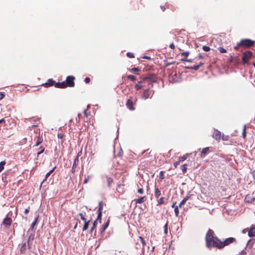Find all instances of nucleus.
<instances>
[{"label":"nucleus","instance_id":"nucleus-1","mask_svg":"<svg viewBox=\"0 0 255 255\" xmlns=\"http://www.w3.org/2000/svg\"><path fill=\"white\" fill-rule=\"evenodd\" d=\"M157 77L155 74H147L142 75L140 78V80L134 85V89L138 91L145 87L147 83L148 86L153 87V84L157 81Z\"/></svg>","mask_w":255,"mask_h":255},{"label":"nucleus","instance_id":"nucleus-2","mask_svg":"<svg viewBox=\"0 0 255 255\" xmlns=\"http://www.w3.org/2000/svg\"><path fill=\"white\" fill-rule=\"evenodd\" d=\"M206 246L208 249L212 248L219 250L221 249V241L217 237L215 236L214 232L209 229L205 237Z\"/></svg>","mask_w":255,"mask_h":255},{"label":"nucleus","instance_id":"nucleus-3","mask_svg":"<svg viewBox=\"0 0 255 255\" xmlns=\"http://www.w3.org/2000/svg\"><path fill=\"white\" fill-rule=\"evenodd\" d=\"M75 78L73 76H68L66 77V81L62 82H58L55 85V88L64 89L67 87H73L75 86L74 80Z\"/></svg>","mask_w":255,"mask_h":255},{"label":"nucleus","instance_id":"nucleus-4","mask_svg":"<svg viewBox=\"0 0 255 255\" xmlns=\"http://www.w3.org/2000/svg\"><path fill=\"white\" fill-rule=\"evenodd\" d=\"M255 41L249 39H242L239 43L235 47L236 50H239L242 47L246 48H250L254 46Z\"/></svg>","mask_w":255,"mask_h":255},{"label":"nucleus","instance_id":"nucleus-5","mask_svg":"<svg viewBox=\"0 0 255 255\" xmlns=\"http://www.w3.org/2000/svg\"><path fill=\"white\" fill-rule=\"evenodd\" d=\"M151 88V86H148V87L144 89L142 94L141 95V98L144 100H146L148 98H151L153 94L154 91L150 90Z\"/></svg>","mask_w":255,"mask_h":255},{"label":"nucleus","instance_id":"nucleus-6","mask_svg":"<svg viewBox=\"0 0 255 255\" xmlns=\"http://www.w3.org/2000/svg\"><path fill=\"white\" fill-rule=\"evenodd\" d=\"M253 57V52L251 51H247L243 53L242 57V61L244 64H248L249 61Z\"/></svg>","mask_w":255,"mask_h":255},{"label":"nucleus","instance_id":"nucleus-7","mask_svg":"<svg viewBox=\"0 0 255 255\" xmlns=\"http://www.w3.org/2000/svg\"><path fill=\"white\" fill-rule=\"evenodd\" d=\"M137 99L135 97H129L126 102V106L130 111L134 110V106L135 105Z\"/></svg>","mask_w":255,"mask_h":255},{"label":"nucleus","instance_id":"nucleus-8","mask_svg":"<svg viewBox=\"0 0 255 255\" xmlns=\"http://www.w3.org/2000/svg\"><path fill=\"white\" fill-rule=\"evenodd\" d=\"M106 205V204L103 201H100L99 203L98 209L97 210L98 212V216L97 220H99V222L101 223L102 220V211L104 206Z\"/></svg>","mask_w":255,"mask_h":255},{"label":"nucleus","instance_id":"nucleus-9","mask_svg":"<svg viewBox=\"0 0 255 255\" xmlns=\"http://www.w3.org/2000/svg\"><path fill=\"white\" fill-rule=\"evenodd\" d=\"M236 242V239L235 238L230 237L226 239L224 242L221 241V249H223L225 246H228Z\"/></svg>","mask_w":255,"mask_h":255},{"label":"nucleus","instance_id":"nucleus-10","mask_svg":"<svg viewBox=\"0 0 255 255\" xmlns=\"http://www.w3.org/2000/svg\"><path fill=\"white\" fill-rule=\"evenodd\" d=\"M34 140L35 141V144L33 147H37L41 144L43 141L42 133H40L39 131L38 135L34 137Z\"/></svg>","mask_w":255,"mask_h":255},{"label":"nucleus","instance_id":"nucleus-11","mask_svg":"<svg viewBox=\"0 0 255 255\" xmlns=\"http://www.w3.org/2000/svg\"><path fill=\"white\" fill-rule=\"evenodd\" d=\"M12 222V219L8 217V215H7L6 217L3 219L2 224L5 226V228H9L11 226Z\"/></svg>","mask_w":255,"mask_h":255},{"label":"nucleus","instance_id":"nucleus-12","mask_svg":"<svg viewBox=\"0 0 255 255\" xmlns=\"http://www.w3.org/2000/svg\"><path fill=\"white\" fill-rule=\"evenodd\" d=\"M58 83V82H56L52 79H48L46 82L45 83H43L41 85L45 88H48L52 86H54L55 87V85Z\"/></svg>","mask_w":255,"mask_h":255},{"label":"nucleus","instance_id":"nucleus-13","mask_svg":"<svg viewBox=\"0 0 255 255\" xmlns=\"http://www.w3.org/2000/svg\"><path fill=\"white\" fill-rule=\"evenodd\" d=\"M212 137L217 141H219L221 137V133L218 129H215L212 135Z\"/></svg>","mask_w":255,"mask_h":255},{"label":"nucleus","instance_id":"nucleus-14","mask_svg":"<svg viewBox=\"0 0 255 255\" xmlns=\"http://www.w3.org/2000/svg\"><path fill=\"white\" fill-rule=\"evenodd\" d=\"M147 197L145 196H144L140 197L138 199H134L133 201L135 202V203L136 205L137 204H141V203L144 202L145 201H146L147 200Z\"/></svg>","mask_w":255,"mask_h":255},{"label":"nucleus","instance_id":"nucleus-15","mask_svg":"<svg viewBox=\"0 0 255 255\" xmlns=\"http://www.w3.org/2000/svg\"><path fill=\"white\" fill-rule=\"evenodd\" d=\"M248 235L250 237H255V225H253L250 229Z\"/></svg>","mask_w":255,"mask_h":255},{"label":"nucleus","instance_id":"nucleus-16","mask_svg":"<svg viewBox=\"0 0 255 255\" xmlns=\"http://www.w3.org/2000/svg\"><path fill=\"white\" fill-rule=\"evenodd\" d=\"M78 162H79V159H78V157L75 158V159H74V162H73V164L71 170L72 173L73 174L75 173V169H76V168L77 167V165L78 164Z\"/></svg>","mask_w":255,"mask_h":255},{"label":"nucleus","instance_id":"nucleus-17","mask_svg":"<svg viewBox=\"0 0 255 255\" xmlns=\"http://www.w3.org/2000/svg\"><path fill=\"white\" fill-rule=\"evenodd\" d=\"M189 55V52L188 51L183 52L181 53V56H182V58L181 59V61H185L187 60V57Z\"/></svg>","mask_w":255,"mask_h":255},{"label":"nucleus","instance_id":"nucleus-18","mask_svg":"<svg viewBox=\"0 0 255 255\" xmlns=\"http://www.w3.org/2000/svg\"><path fill=\"white\" fill-rule=\"evenodd\" d=\"M37 151V156L38 157L40 154L42 153L45 150V147L43 145H40L37 149H36Z\"/></svg>","mask_w":255,"mask_h":255},{"label":"nucleus","instance_id":"nucleus-19","mask_svg":"<svg viewBox=\"0 0 255 255\" xmlns=\"http://www.w3.org/2000/svg\"><path fill=\"white\" fill-rule=\"evenodd\" d=\"M161 195V191L160 190L156 187H155L154 189V196L157 199L159 198V197Z\"/></svg>","mask_w":255,"mask_h":255},{"label":"nucleus","instance_id":"nucleus-20","mask_svg":"<svg viewBox=\"0 0 255 255\" xmlns=\"http://www.w3.org/2000/svg\"><path fill=\"white\" fill-rule=\"evenodd\" d=\"M56 168V166H55L52 169H51L48 173H46L45 178L43 180V182L46 180L47 178L50 176V175L54 172Z\"/></svg>","mask_w":255,"mask_h":255},{"label":"nucleus","instance_id":"nucleus-21","mask_svg":"<svg viewBox=\"0 0 255 255\" xmlns=\"http://www.w3.org/2000/svg\"><path fill=\"white\" fill-rule=\"evenodd\" d=\"M204 64L203 63L200 62L198 65L188 67L189 69L197 70L199 69L200 67Z\"/></svg>","mask_w":255,"mask_h":255},{"label":"nucleus","instance_id":"nucleus-22","mask_svg":"<svg viewBox=\"0 0 255 255\" xmlns=\"http://www.w3.org/2000/svg\"><path fill=\"white\" fill-rule=\"evenodd\" d=\"M191 195L190 196H187L185 198H183V199L180 202V203L179 204V207L181 208L182 205H183L188 200V199L190 197Z\"/></svg>","mask_w":255,"mask_h":255},{"label":"nucleus","instance_id":"nucleus-23","mask_svg":"<svg viewBox=\"0 0 255 255\" xmlns=\"http://www.w3.org/2000/svg\"><path fill=\"white\" fill-rule=\"evenodd\" d=\"M27 249V245L26 243H24L22 245V246L20 247V251L21 253L24 254L26 252Z\"/></svg>","mask_w":255,"mask_h":255},{"label":"nucleus","instance_id":"nucleus-24","mask_svg":"<svg viewBox=\"0 0 255 255\" xmlns=\"http://www.w3.org/2000/svg\"><path fill=\"white\" fill-rule=\"evenodd\" d=\"M109 223H110V219H109L108 220V221H107V222L103 225L102 229V231H101L102 232H105V231L106 230V229L108 227V226L109 225Z\"/></svg>","mask_w":255,"mask_h":255},{"label":"nucleus","instance_id":"nucleus-25","mask_svg":"<svg viewBox=\"0 0 255 255\" xmlns=\"http://www.w3.org/2000/svg\"><path fill=\"white\" fill-rule=\"evenodd\" d=\"M165 198L164 197H160L159 200H157V205H161L165 203Z\"/></svg>","mask_w":255,"mask_h":255},{"label":"nucleus","instance_id":"nucleus-26","mask_svg":"<svg viewBox=\"0 0 255 255\" xmlns=\"http://www.w3.org/2000/svg\"><path fill=\"white\" fill-rule=\"evenodd\" d=\"M90 222V220H89L88 221H85V224L84 225V226L83 227V231H86L88 229L89 225Z\"/></svg>","mask_w":255,"mask_h":255},{"label":"nucleus","instance_id":"nucleus-27","mask_svg":"<svg viewBox=\"0 0 255 255\" xmlns=\"http://www.w3.org/2000/svg\"><path fill=\"white\" fill-rule=\"evenodd\" d=\"M38 218H39V215H37L36 217L35 218V220L34 221L32 222V223L31 224V229L33 230L34 226L36 225L37 222V221H38Z\"/></svg>","mask_w":255,"mask_h":255},{"label":"nucleus","instance_id":"nucleus-28","mask_svg":"<svg viewBox=\"0 0 255 255\" xmlns=\"http://www.w3.org/2000/svg\"><path fill=\"white\" fill-rule=\"evenodd\" d=\"M138 240L141 243L142 245V248L143 249L146 245L145 240L141 237H138Z\"/></svg>","mask_w":255,"mask_h":255},{"label":"nucleus","instance_id":"nucleus-29","mask_svg":"<svg viewBox=\"0 0 255 255\" xmlns=\"http://www.w3.org/2000/svg\"><path fill=\"white\" fill-rule=\"evenodd\" d=\"M98 221H99V220H97V219L94 221V222L93 223V226L91 229V233H92L93 232V231L94 230H95L96 227H97V222Z\"/></svg>","mask_w":255,"mask_h":255},{"label":"nucleus","instance_id":"nucleus-30","mask_svg":"<svg viewBox=\"0 0 255 255\" xmlns=\"http://www.w3.org/2000/svg\"><path fill=\"white\" fill-rule=\"evenodd\" d=\"M113 179L112 177L107 178V184L109 187L111 186L112 184L113 183Z\"/></svg>","mask_w":255,"mask_h":255},{"label":"nucleus","instance_id":"nucleus-31","mask_svg":"<svg viewBox=\"0 0 255 255\" xmlns=\"http://www.w3.org/2000/svg\"><path fill=\"white\" fill-rule=\"evenodd\" d=\"M127 78L128 79H129V80H131V81H132V82H134V81H135V80H136V77L135 76L132 75H128V76H127Z\"/></svg>","mask_w":255,"mask_h":255},{"label":"nucleus","instance_id":"nucleus-32","mask_svg":"<svg viewBox=\"0 0 255 255\" xmlns=\"http://www.w3.org/2000/svg\"><path fill=\"white\" fill-rule=\"evenodd\" d=\"M137 187H138L137 191V193L139 194H143L144 193V189L142 187V186L141 187H140L138 185H137Z\"/></svg>","mask_w":255,"mask_h":255},{"label":"nucleus","instance_id":"nucleus-33","mask_svg":"<svg viewBox=\"0 0 255 255\" xmlns=\"http://www.w3.org/2000/svg\"><path fill=\"white\" fill-rule=\"evenodd\" d=\"M188 156V155L187 154V155H184L182 156H180L179 157L178 160L180 161V162H182L187 159Z\"/></svg>","mask_w":255,"mask_h":255},{"label":"nucleus","instance_id":"nucleus-34","mask_svg":"<svg viewBox=\"0 0 255 255\" xmlns=\"http://www.w3.org/2000/svg\"><path fill=\"white\" fill-rule=\"evenodd\" d=\"M209 150V147H205L202 149L201 151V154L205 155Z\"/></svg>","mask_w":255,"mask_h":255},{"label":"nucleus","instance_id":"nucleus-35","mask_svg":"<svg viewBox=\"0 0 255 255\" xmlns=\"http://www.w3.org/2000/svg\"><path fill=\"white\" fill-rule=\"evenodd\" d=\"M6 162L5 161H2L0 162V172L2 171V170L4 169V166L5 165Z\"/></svg>","mask_w":255,"mask_h":255},{"label":"nucleus","instance_id":"nucleus-36","mask_svg":"<svg viewBox=\"0 0 255 255\" xmlns=\"http://www.w3.org/2000/svg\"><path fill=\"white\" fill-rule=\"evenodd\" d=\"M246 134H247V132H246V125H245L244 126V128H243V132H242L243 137L244 139H245L246 138Z\"/></svg>","mask_w":255,"mask_h":255},{"label":"nucleus","instance_id":"nucleus-37","mask_svg":"<svg viewBox=\"0 0 255 255\" xmlns=\"http://www.w3.org/2000/svg\"><path fill=\"white\" fill-rule=\"evenodd\" d=\"M164 63H165V66L166 67H168V66H169L170 65H173V64H176V62L175 61H172V62H168L167 60H165L164 61Z\"/></svg>","mask_w":255,"mask_h":255},{"label":"nucleus","instance_id":"nucleus-38","mask_svg":"<svg viewBox=\"0 0 255 255\" xmlns=\"http://www.w3.org/2000/svg\"><path fill=\"white\" fill-rule=\"evenodd\" d=\"M187 164H185L181 166L180 168L183 172L184 173L187 171Z\"/></svg>","mask_w":255,"mask_h":255},{"label":"nucleus","instance_id":"nucleus-39","mask_svg":"<svg viewBox=\"0 0 255 255\" xmlns=\"http://www.w3.org/2000/svg\"><path fill=\"white\" fill-rule=\"evenodd\" d=\"M140 71V69H139L138 67H135V68H131V69H130V71L131 72H133V73H136Z\"/></svg>","mask_w":255,"mask_h":255},{"label":"nucleus","instance_id":"nucleus-40","mask_svg":"<svg viewBox=\"0 0 255 255\" xmlns=\"http://www.w3.org/2000/svg\"><path fill=\"white\" fill-rule=\"evenodd\" d=\"M178 207H179V206H176L174 208V212H175V216L176 217H178V216H179V212Z\"/></svg>","mask_w":255,"mask_h":255},{"label":"nucleus","instance_id":"nucleus-41","mask_svg":"<svg viewBox=\"0 0 255 255\" xmlns=\"http://www.w3.org/2000/svg\"><path fill=\"white\" fill-rule=\"evenodd\" d=\"M164 233L166 235L168 233V222H166L164 226Z\"/></svg>","mask_w":255,"mask_h":255},{"label":"nucleus","instance_id":"nucleus-42","mask_svg":"<svg viewBox=\"0 0 255 255\" xmlns=\"http://www.w3.org/2000/svg\"><path fill=\"white\" fill-rule=\"evenodd\" d=\"M160 7L162 10L164 11L166 8H169V4L165 3L164 5L161 6Z\"/></svg>","mask_w":255,"mask_h":255},{"label":"nucleus","instance_id":"nucleus-43","mask_svg":"<svg viewBox=\"0 0 255 255\" xmlns=\"http://www.w3.org/2000/svg\"><path fill=\"white\" fill-rule=\"evenodd\" d=\"M218 50L222 53H224L227 52V50L225 49H224L223 47H219Z\"/></svg>","mask_w":255,"mask_h":255},{"label":"nucleus","instance_id":"nucleus-44","mask_svg":"<svg viewBox=\"0 0 255 255\" xmlns=\"http://www.w3.org/2000/svg\"><path fill=\"white\" fill-rule=\"evenodd\" d=\"M159 178L161 179H163L164 178V172L163 171H161L160 172Z\"/></svg>","mask_w":255,"mask_h":255},{"label":"nucleus","instance_id":"nucleus-45","mask_svg":"<svg viewBox=\"0 0 255 255\" xmlns=\"http://www.w3.org/2000/svg\"><path fill=\"white\" fill-rule=\"evenodd\" d=\"M221 137L222 139L224 141H227L229 138V136L228 135H225L224 134H223Z\"/></svg>","mask_w":255,"mask_h":255},{"label":"nucleus","instance_id":"nucleus-46","mask_svg":"<svg viewBox=\"0 0 255 255\" xmlns=\"http://www.w3.org/2000/svg\"><path fill=\"white\" fill-rule=\"evenodd\" d=\"M79 215L80 216L81 219L82 220L84 221V222L86 221V218H85V215H83V213H80L79 214Z\"/></svg>","mask_w":255,"mask_h":255},{"label":"nucleus","instance_id":"nucleus-47","mask_svg":"<svg viewBox=\"0 0 255 255\" xmlns=\"http://www.w3.org/2000/svg\"><path fill=\"white\" fill-rule=\"evenodd\" d=\"M57 136L59 138L62 139L64 137H65V134L63 133L60 132L58 133L57 134Z\"/></svg>","mask_w":255,"mask_h":255},{"label":"nucleus","instance_id":"nucleus-48","mask_svg":"<svg viewBox=\"0 0 255 255\" xmlns=\"http://www.w3.org/2000/svg\"><path fill=\"white\" fill-rule=\"evenodd\" d=\"M127 56L128 57V58H134V54L133 53H131V52H128L127 53Z\"/></svg>","mask_w":255,"mask_h":255},{"label":"nucleus","instance_id":"nucleus-49","mask_svg":"<svg viewBox=\"0 0 255 255\" xmlns=\"http://www.w3.org/2000/svg\"><path fill=\"white\" fill-rule=\"evenodd\" d=\"M202 48L204 51H206V52L209 51L210 50V48L207 46H203Z\"/></svg>","mask_w":255,"mask_h":255},{"label":"nucleus","instance_id":"nucleus-50","mask_svg":"<svg viewBox=\"0 0 255 255\" xmlns=\"http://www.w3.org/2000/svg\"><path fill=\"white\" fill-rule=\"evenodd\" d=\"M91 177V175H88L87 178H86L84 181V184H86L88 183L89 179Z\"/></svg>","mask_w":255,"mask_h":255},{"label":"nucleus","instance_id":"nucleus-51","mask_svg":"<svg viewBox=\"0 0 255 255\" xmlns=\"http://www.w3.org/2000/svg\"><path fill=\"white\" fill-rule=\"evenodd\" d=\"M180 163V161H179L178 160V161H177L176 162H175L174 163V167L176 168L177 167V166L179 164V163Z\"/></svg>","mask_w":255,"mask_h":255},{"label":"nucleus","instance_id":"nucleus-52","mask_svg":"<svg viewBox=\"0 0 255 255\" xmlns=\"http://www.w3.org/2000/svg\"><path fill=\"white\" fill-rule=\"evenodd\" d=\"M84 81L86 83H89L90 82V79L89 77L85 78Z\"/></svg>","mask_w":255,"mask_h":255},{"label":"nucleus","instance_id":"nucleus-53","mask_svg":"<svg viewBox=\"0 0 255 255\" xmlns=\"http://www.w3.org/2000/svg\"><path fill=\"white\" fill-rule=\"evenodd\" d=\"M169 47L171 48V49H174L175 48V45L173 43H171L170 45H169Z\"/></svg>","mask_w":255,"mask_h":255},{"label":"nucleus","instance_id":"nucleus-54","mask_svg":"<svg viewBox=\"0 0 255 255\" xmlns=\"http://www.w3.org/2000/svg\"><path fill=\"white\" fill-rule=\"evenodd\" d=\"M123 155V151L122 150H121L120 152H119L118 153V156L119 157H122Z\"/></svg>","mask_w":255,"mask_h":255},{"label":"nucleus","instance_id":"nucleus-55","mask_svg":"<svg viewBox=\"0 0 255 255\" xmlns=\"http://www.w3.org/2000/svg\"><path fill=\"white\" fill-rule=\"evenodd\" d=\"M4 95L1 93L0 92V100L4 98Z\"/></svg>","mask_w":255,"mask_h":255},{"label":"nucleus","instance_id":"nucleus-56","mask_svg":"<svg viewBox=\"0 0 255 255\" xmlns=\"http://www.w3.org/2000/svg\"><path fill=\"white\" fill-rule=\"evenodd\" d=\"M148 151H149V149H147V150H144V151L142 152V154H144V153H146V154H147V153H148V154H149V153H150V152H151V151H149V152H148Z\"/></svg>","mask_w":255,"mask_h":255},{"label":"nucleus","instance_id":"nucleus-57","mask_svg":"<svg viewBox=\"0 0 255 255\" xmlns=\"http://www.w3.org/2000/svg\"><path fill=\"white\" fill-rule=\"evenodd\" d=\"M84 114L85 117H87L88 116V114H87V110H85L84 111Z\"/></svg>","mask_w":255,"mask_h":255},{"label":"nucleus","instance_id":"nucleus-58","mask_svg":"<svg viewBox=\"0 0 255 255\" xmlns=\"http://www.w3.org/2000/svg\"><path fill=\"white\" fill-rule=\"evenodd\" d=\"M142 58L146 59H148V60L151 59V58L150 57L146 56H145L143 57Z\"/></svg>","mask_w":255,"mask_h":255},{"label":"nucleus","instance_id":"nucleus-59","mask_svg":"<svg viewBox=\"0 0 255 255\" xmlns=\"http://www.w3.org/2000/svg\"><path fill=\"white\" fill-rule=\"evenodd\" d=\"M29 209H25L24 210V213L25 214H27V213H28L29 212Z\"/></svg>","mask_w":255,"mask_h":255},{"label":"nucleus","instance_id":"nucleus-60","mask_svg":"<svg viewBox=\"0 0 255 255\" xmlns=\"http://www.w3.org/2000/svg\"><path fill=\"white\" fill-rule=\"evenodd\" d=\"M29 242H30V237L29 238V239L27 240V246H28V248H29V249L30 248Z\"/></svg>","mask_w":255,"mask_h":255},{"label":"nucleus","instance_id":"nucleus-61","mask_svg":"<svg viewBox=\"0 0 255 255\" xmlns=\"http://www.w3.org/2000/svg\"><path fill=\"white\" fill-rule=\"evenodd\" d=\"M81 153V152H79V153H78V154H77V155L76 157V158H77V157H78V159H79V156H80V155Z\"/></svg>","mask_w":255,"mask_h":255},{"label":"nucleus","instance_id":"nucleus-62","mask_svg":"<svg viewBox=\"0 0 255 255\" xmlns=\"http://www.w3.org/2000/svg\"><path fill=\"white\" fill-rule=\"evenodd\" d=\"M175 204H176V203H173V204H172V206H171L172 208H173V207H174V208H175Z\"/></svg>","mask_w":255,"mask_h":255},{"label":"nucleus","instance_id":"nucleus-63","mask_svg":"<svg viewBox=\"0 0 255 255\" xmlns=\"http://www.w3.org/2000/svg\"><path fill=\"white\" fill-rule=\"evenodd\" d=\"M77 225H78V222H77V223H76V224L74 226V229H76L77 228Z\"/></svg>","mask_w":255,"mask_h":255},{"label":"nucleus","instance_id":"nucleus-64","mask_svg":"<svg viewBox=\"0 0 255 255\" xmlns=\"http://www.w3.org/2000/svg\"><path fill=\"white\" fill-rule=\"evenodd\" d=\"M77 225H78V222H77V223H76V224L74 226V229H76L77 228Z\"/></svg>","mask_w":255,"mask_h":255}]
</instances>
